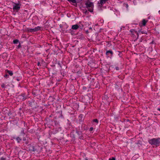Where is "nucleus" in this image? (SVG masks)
I'll return each instance as SVG.
<instances>
[{
  "mask_svg": "<svg viewBox=\"0 0 160 160\" xmlns=\"http://www.w3.org/2000/svg\"><path fill=\"white\" fill-rule=\"evenodd\" d=\"M149 142L152 145H155L157 146L160 144V138H153L150 140Z\"/></svg>",
  "mask_w": 160,
  "mask_h": 160,
  "instance_id": "obj_1",
  "label": "nucleus"
},
{
  "mask_svg": "<svg viewBox=\"0 0 160 160\" xmlns=\"http://www.w3.org/2000/svg\"><path fill=\"white\" fill-rule=\"evenodd\" d=\"M85 5H86V7L88 8V10L90 12H92L93 11V3L88 0L86 2Z\"/></svg>",
  "mask_w": 160,
  "mask_h": 160,
  "instance_id": "obj_2",
  "label": "nucleus"
},
{
  "mask_svg": "<svg viewBox=\"0 0 160 160\" xmlns=\"http://www.w3.org/2000/svg\"><path fill=\"white\" fill-rule=\"evenodd\" d=\"M42 28V27L39 26H38L34 28H27V31L28 32H34L40 30Z\"/></svg>",
  "mask_w": 160,
  "mask_h": 160,
  "instance_id": "obj_3",
  "label": "nucleus"
},
{
  "mask_svg": "<svg viewBox=\"0 0 160 160\" xmlns=\"http://www.w3.org/2000/svg\"><path fill=\"white\" fill-rule=\"evenodd\" d=\"M82 133L81 131H77L75 134L74 138L81 139L82 138Z\"/></svg>",
  "mask_w": 160,
  "mask_h": 160,
  "instance_id": "obj_4",
  "label": "nucleus"
},
{
  "mask_svg": "<svg viewBox=\"0 0 160 160\" xmlns=\"http://www.w3.org/2000/svg\"><path fill=\"white\" fill-rule=\"evenodd\" d=\"M16 5L13 6V10H16L17 11L20 8V5L19 3L15 4Z\"/></svg>",
  "mask_w": 160,
  "mask_h": 160,
  "instance_id": "obj_5",
  "label": "nucleus"
},
{
  "mask_svg": "<svg viewBox=\"0 0 160 160\" xmlns=\"http://www.w3.org/2000/svg\"><path fill=\"white\" fill-rule=\"evenodd\" d=\"M28 148L29 149V150H30V151H35L34 147L32 146L29 145L28 146Z\"/></svg>",
  "mask_w": 160,
  "mask_h": 160,
  "instance_id": "obj_6",
  "label": "nucleus"
},
{
  "mask_svg": "<svg viewBox=\"0 0 160 160\" xmlns=\"http://www.w3.org/2000/svg\"><path fill=\"white\" fill-rule=\"evenodd\" d=\"M78 28V26L77 24H76L72 25V28L73 29L77 30Z\"/></svg>",
  "mask_w": 160,
  "mask_h": 160,
  "instance_id": "obj_7",
  "label": "nucleus"
},
{
  "mask_svg": "<svg viewBox=\"0 0 160 160\" xmlns=\"http://www.w3.org/2000/svg\"><path fill=\"white\" fill-rule=\"evenodd\" d=\"M107 0H100L99 4L102 5Z\"/></svg>",
  "mask_w": 160,
  "mask_h": 160,
  "instance_id": "obj_8",
  "label": "nucleus"
},
{
  "mask_svg": "<svg viewBox=\"0 0 160 160\" xmlns=\"http://www.w3.org/2000/svg\"><path fill=\"white\" fill-rule=\"evenodd\" d=\"M6 71L10 76L12 75L13 74L12 71L8 70H6Z\"/></svg>",
  "mask_w": 160,
  "mask_h": 160,
  "instance_id": "obj_9",
  "label": "nucleus"
},
{
  "mask_svg": "<svg viewBox=\"0 0 160 160\" xmlns=\"http://www.w3.org/2000/svg\"><path fill=\"white\" fill-rule=\"evenodd\" d=\"M147 21L145 19H143L142 21V24L143 26H145Z\"/></svg>",
  "mask_w": 160,
  "mask_h": 160,
  "instance_id": "obj_10",
  "label": "nucleus"
},
{
  "mask_svg": "<svg viewBox=\"0 0 160 160\" xmlns=\"http://www.w3.org/2000/svg\"><path fill=\"white\" fill-rule=\"evenodd\" d=\"M68 1L72 2L73 3H75L76 2V0H68Z\"/></svg>",
  "mask_w": 160,
  "mask_h": 160,
  "instance_id": "obj_11",
  "label": "nucleus"
},
{
  "mask_svg": "<svg viewBox=\"0 0 160 160\" xmlns=\"http://www.w3.org/2000/svg\"><path fill=\"white\" fill-rule=\"evenodd\" d=\"M19 41L18 39H16L13 41V42L14 44H16Z\"/></svg>",
  "mask_w": 160,
  "mask_h": 160,
  "instance_id": "obj_12",
  "label": "nucleus"
},
{
  "mask_svg": "<svg viewBox=\"0 0 160 160\" xmlns=\"http://www.w3.org/2000/svg\"><path fill=\"white\" fill-rule=\"evenodd\" d=\"M107 53H111V54H112V51H107Z\"/></svg>",
  "mask_w": 160,
  "mask_h": 160,
  "instance_id": "obj_13",
  "label": "nucleus"
},
{
  "mask_svg": "<svg viewBox=\"0 0 160 160\" xmlns=\"http://www.w3.org/2000/svg\"><path fill=\"white\" fill-rule=\"evenodd\" d=\"M93 121L94 122H97V123H98V119H93Z\"/></svg>",
  "mask_w": 160,
  "mask_h": 160,
  "instance_id": "obj_14",
  "label": "nucleus"
},
{
  "mask_svg": "<svg viewBox=\"0 0 160 160\" xmlns=\"http://www.w3.org/2000/svg\"><path fill=\"white\" fill-rule=\"evenodd\" d=\"M109 160H115V158H109Z\"/></svg>",
  "mask_w": 160,
  "mask_h": 160,
  "instance_id": "obj_15",
  "label": "nucleus"
},
{
  "mask_svg": "<svg viewBox=\"0 0 160 160\" xmlns=\"http://www.w3.org/2000/svg\"><path fill=\"white\" fill-rule=\"evenodd\" d=\"M82 1V0H76V2H81Z\"/></svg>",
  "mask_w": 160,
  "mask_h": 160,
  "instance_id": "obj_16",
  "label": "nucleus"
},
{
  "mask_svg": "<svg viewBox=\"0 0 160 160\" xmlns=\"http://www.w3.org/2000/svg\"><path fill=\"white\" fill-rule=\"evenodd\" d=\"M139 32H141L142 34H143V33L147 34V33H145V32H144V31H139Z\"/></svg>",
  "mask_w": 160,
  "mask_h": 160,
  "instance_id": "obj_17",
  "label": "nucleus"
},
{
  "mask_svg": "<svg viewBox=\"0 0 160 160\" xmlns=\"http://www.w3.org/2000/svg\"><path fill=\"white\" fill-rule=\"evenodd\" d=\"M1 87L2 88H4L5 87V84L4 83H3Z\"/></svg>",
  "mask_w": 160,
  "mask_h": 160,
  "instance_id": "obj_18",
  "label": "nucleus"
},
{
  "mask_svg": "<svg viewBox=\"0 0 160 160\" xmlns=\"http://www.w3.org/2000/svg\"><path fill=\"white\" fill-rule=\"evenodd\" d=\"M93 128L92 127L90 128L89 129L90 131H92L93 130Z\"/></svg>",
  "mask_w": 160,
  "mask_h": 160,
  "instance_id": "obj_19",
  "label": "nucleus"
},
{
  "mask_svg": "<svg viewBox=\"0 0 160 160\" xmlns=\"http://www.w3.org/2000/svg\"><path fill=\"white\" fill-rule=\"evenodd\" d=\"M1 159L2 160H6V158H2Z\"/></svg>",
  "mask_w": 160,
  "mask_h": 160,
  "instance_id": "obj_20",
  "label": "nucleus"
},
{
  "mask_svg": "<svg viewBox=\"0 0 160 160\" xmlns=\"http://www.w3.org/2000/svg\"><path fill=\"white\" fill-rule=\"evenodd\" d=\"M116 70H119V68L118 67H116Z\"/></svg>",
  "mask_w": 160,
  "mask_h": 160,
  "instance_id": "obj_21",
  "label": "nucleus"
},
{
  "mask_svg": "<svg viewBox=\"0 0 160 160\" xmlns=\"http://www.w3.org/2000/svg\"><path fill=\"white\" fill-rule=\"evenodd\" d=\"M21 47V45L20 44H19V45L18 46V48H20Z\"/></svg>",
  "mask_w": 160,
  "mask_h": 160,
  "instance_id": "obj_22",
  "label": "nucleus"
},
{
  "mask_svg": "<svg viewBox=\"0 0 160 160\" xmlns=\"http://www.w3.org/2000/svg\"><path fill=\"white\" fill-rule=\"evenodd\" d=\"M8 75L7 74H6L5 76H4V77H8Z\"/></svg>",
  "mask_w": 160,
  "mask_h": 160,
  "instance_id": "obj_23",
  "label": "nucleus"
},
{
  "mask_svg": "<svg viewBox=\"0 0 160 160\" xmlns=\"http://www.w3.org/2000/svg\"><path fill=\"white\" fill-rule=\"evenodd\" d=\"M40 63L39 62H38V66H39L40 65Z\"/></svg>",
  "mask_w": 160,
  "mask_h": 160,
  "instance_id": "obj_24",
  "label": "nucleus"
},
{
  "mask_svg": "<svg viewBox=\"0 0 160 160\" xmlns=\"http://www.w3.org/2000/svg\"><path fill=\"white\" fill-rule=\"evenodd\" d=\"M158 110L160 111V108H158Z\"/></svg>",
  "mask_w": 160,
  "mask_h": 160,
  "instance_id": "obj_25",
  "label": "nucleus"
},
{
  "mask_svg": "<svg viewBox=\"0 0 160 160\" xmlns=\"http://www.w3.org/2000/svg\"><path fill=\"white\" fill-rule=\"evenodd\" d=\"M126 6L127 7L128 6V4H126Z\"/></svg>",
  "mask_w": 160,
  "mask_h": 160,
  "instance_id": "obj_26",
  "label": "nucleus"
},
{
  "mask_svg": "<svg viewBox=\"0 0 160 160\" xmlns=\"http://www.w3.org/2000/svg\"><path fill=\"white\" fill-rule=\"evenodd\" d=\"M135 32L138 35V33H137L136 32Z\"/></svg>",
  "mask_w": 160,
  "mask_h": 160,
  "instance_id": "obj_27",
  "label": "nucleus"
},
{
  "mask_svg": "<svg viewBox=\"0 0 160 160\" xmlns=\"http://www.w3.org/2000/svg\"><path fill=\"white\" fill-rule=\"evenodd\" d=\"M85 160H88V159L87 158H85Z\"/></svg>",
  "mask_w": 160,
  "mask_h": 160,
  "instance_id": "obj_28",
  "label": "nucleus"
},
{
  "mask_svg": "<svg viewBox=\"0 0 160 160\" xmlns=\"http://www.w3.org/2000/svg\"><path fill=\"white\" fill-rule=\"evenodd\" d=\"M86 12H87V11H86L85 12V13H86Z\"/></svg>",
  "mask_w": 160,
  "mask_h": 160,
  "instance_id": "obj_29",
  "label": "nucleus"
}]
</instances>
